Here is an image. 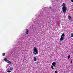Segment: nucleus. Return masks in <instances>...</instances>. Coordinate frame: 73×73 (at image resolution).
Listing matches in <instances>:
<instances>
[{
	"instance_id": "f257e3e1",
	"label": "nucleus",
	"mask_w": 73,
	"mask_h": 73,
	"mask_svg": "<svg viewBox=\"0 0 73 73\" xmlns=\"http://www.w3.org/2000/svg\"><path fill=\"white\" fill-rule=\"evenodd\" d=\"M62 7H63L62 8V11H63V12L64 14H65L66 12V10H67V9L65 6V4L64 3H63L62 5Z\"/></svg>"
},
{
	"instance_id": "f03ea898",
	"label": "nucleus",
	"mask_w": 73,
	"mask_h": 73,
	"mask_svg": "<svg viewBox=\"0 0 73 73\" xmlns=\"http://www.w3.org/2000/svg\"><path fill=\"white\" fill-rule=\"evenodd\" d=\"M33 50L34 52H33L34 55L35 54V55H36L37 54H38V50H37V48L36 47H34L33 49Z\"/></svg>"
},
{
	"instance_id": "7ed1b4c3",
	"label": "nucleus",
	"mask_w": 73,
	"mask_h": 73,
	"mask_svg": "<svg viewBox=\"0 0 73 73\" xmlns=\"http://www.w3.org/2000/svg\"><path fill=\"white\" fill-rule=\"evenodd\" d=\"M4 60L5 61H6L7 63H9V64H11V62L10 61H9L8 60H7V59L6 58H5Z\"/></svg>"
},
{
	"instance_id": "20e7f679",
	"label": "nucleus",
	"mask_w": 73,
	"mask_h": 73,
	"mask_svg": "<svg viewBox=\"0 0 73 73\" xmlns=\"http://www.w3.org/2000/svg\"><path fill=\"white\" fill-rule=\"evenodd\" d=\"M56 65V62H54L52 64V65L53 66H55Z\"/></svg>"
},
{
	"instance_id": "39448f33",
	"label": "nucleus",
	"mask_w": 73,
	"mask_h": 73,
	"mask_svg": "<svg viewBox=\"0 0 73 73\" xmlns=\"http://www.w3.org/2000/svg\"><path fill=\"white\" fill-rule=\"evenodd\" d=\"M26 34H28L29 33V30L28 29H26Z\"/></svg>"
},
{
	"instance_id": "423d86ee",
	"label": "nucleus",
	"mask_w": 73,
	"mask_h": 73,
	"mask_svg": "<svg viewBox=\"0 0 73 73\" xmlns=\"http://www.w3.org/2000/svg\"><path fill=\"white\" fill-rule=\"evenodd\" d=\"M64 40V38L62 36V35L61 36V38H60V41H63Z\"/></svg>"
},
{
	"instance_id": "0eeeda50",
	"label": "nucleus",
	"mask_w": 73,
	"mask_h": 73,
	"mask_svg": "<svg viewBox=\"0 0 73 73\" xmlns=\"http://www.w3.org/2000/svg\"><path fill=\"white\" fill-rule=\"evenodd\" d=\"M68 19H72V17H70V15H68Z\"/></svg>"
},
{
	"instance_id": "6e6552de",
	"label": "nucleus",
	"mask_w": 73,
	"mask_h": 73,
	"mask_svg": "<svg viewBox=\"0 0 73 73\" xmlns=\"http://www.w3.org/2000/svg\"><path fill=\"white\" fill-rule=\"evenodd\" d=\"M34 61H37V59L36 58V57H34Z\"/></svg>"
},
{
	"instance_id": "1a4fd4ad",
	"label": "nucleus",
	"mask_w": 73,
	"mask_h": 73,
	"mask_svg": "<svg viewBox=\"0 0 73 73\" xmlns=\"http://www.w3.org/2000/svg\"><path fill=\"white\" fill-rule=\"evenodd\" d=\"M9 68L10 70H13V68L12 67H10Z\"/></svg>"
},
{
	"instance_id": "9d476101",
	"label": "nucleus",
	"mask_w": 73,
	"mask_h": 73,
	"mask_svg": "<svg viewBox=\"0 0 73 73\" xmlns=\"http://www.w3.org/2000/svg\"><path fill=\"white\" fill-rule=\"evenodd\" d=\"M7 72H8V73H10L11 72H12V71L10 70H7Z\"/></svg>"
},
{
	"instance_id": "9b49d317",
	"label": "nucleus",
	"mask_w": 73,
	"mask_h": 73,
	"mask_svg": "<svg viewBox=\"0 0 73 73\" xmlns=\"http://www.w3.org/2000/svg\"><path fill=\"white\" fill-rule=\"evenodd\" d=\"M71 36L72 37H73V33H72L71 34Z\"/></svg>"
},
{
	"instance_id": "f8f14e48",
	"label": "nucleus",
	"mask_w": 73,
	"mask_h": 73,
	"mask_svg": "<svg viewBox=\"0 0 73 73\" xmlns=\"http://www.w3.org/2000/svg\"><path fill=\"white\" fill-rule=\"evenodd\" d=\"M70 55H69L68 56V59H69V58H70Z\"/></svg>"
},
{
	"instance_id": "ddd939ff",
	"label": "nucleus",
	"mask_w": 73,
	"mask_h": 73,
	"mask_svg": "<svg viewBox=\"0 0 73 73\" xmlns=\"http://www.w3.org/2000/svg\"><path fill=\"white\" fill-rule=\"evenodd\" d=\"M62 36H63V37H64V36H65V35L64 34H62Z\"/></svg>"
},
{
	"instance_id": "4468645a",
	"label": "nucleus",
	"mask_w": 73,
	"mask_h": 73,
	"mask_svg": "<svg viewBox=\"0 0 73 73\" xmlns=\"http://www.w3.org/2000/svg\"><path fill=\"white\" fill-rule=\"evenodd\" d=\"M51 67L52 69H54V68H53V66H51Z\"/></svg>"
},
{
	"instance_id": "2eb2a0df",
	"label": "nucleus",
	"mask_w": 73,
	"mask_h": 73,
	"mask_svg": "<svg viewBox=\"0 0 73 73\" xmlns=\"http://www.w3.org/2000/svg\"><path fill=\"white\" fill-rule=\"evenodd\" d=\"M5 53L3 54V56H5Z\"/></svg>"
},
{
	"instance_id": "dca6fc26",
	"label": "nucleus",
	"mask_w": 73,
	"mask_h": 73,
	"mask_svg": "<svg viewBox=\"0 0 73 73\" xmlns=\"http://www.w3.org/2000/svg\"><path fill=\"white\" fill-rule=\"evenodd\" d=\"M55 73H58V72H57V71L56 70L55 71Z\"/></svg>"
},
{
	"instance_id": "f3484780",
	"label": "nucleus",
	"mask_w": 73,
	"mask_h": 73,
	"mask_svg": "<svg viewBox=\"0 0 73 73\" xmlns=\"http://www.w3.org/2000/svg\"><path fill=\"white\" fill-rule=\"evenodd\" d=\"M71 2H73V0H70Z\"/></svg>"
},
{
	"instance_id": "a211bd4d",
	"label": "nucleus",
	"mask_w": 73,
	"mask_h": 73,
	"mask_svg": "<svg viewBox=\"0 0 73 73\" xmlns=\"http://www.w3.org/2000/svg\"><path fill=\"white\" fill-rule=\"evenodd\" d=\"M72 60L71 61V63L72 64Z\"/></svg>"
},
{
	"instance_id": "6ab92c4d",
	"label": "nucleus",
	"mask_w": 73,
	"mask_h": 73,
	"mask_svg": "<svg viewBox=\"0 0 73 73\" xmlns=\"http://www.w3.org/2000/svg\"><path fill=\"white\" fill-rule=\"evenodd\" d=\"M50 8L51 9V8L50 7Z\"/></svg>"
}]
</instances>
